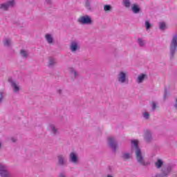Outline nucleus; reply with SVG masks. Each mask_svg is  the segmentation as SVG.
Segmentation results:
<instances>
[{"label": "nucleus", "instance_id": "nucleus-1", "mask_svg": "<svg viewBox=\"0 0 177 177\" xmlns=\"http://www.w3.org/2000/svg\"><path fill=\"white\" fill-rule=\"evenodd\" d=\"M131 151L135 152L136 158L138 164L142 165L143 167L147 165V164H146V162L145 161V157L142 153V149L139 148V144L138 142V140H131Z\"/></svg>", "mask_w": 177, "mask_h": 177}, {"label": "nucleus", "instance_id": "nucleus-2", "mask_svg": "<svg viewBox=\"0 0 177 177\" xmlns=\"http://www.w3.org/2000/svg\"><path fill=\"white\" fill-rule=\"evenodd\" d=\"M170 59L175 57V53L177 50V34L174 35L169 46Z\"/></svg>", "mask_w": 177, "mask_h": 177}, {"label": "nucleus", "instance_id": "nucleus-3", "mask_svg": "<svg viewBox=\"0 0 177 177\" xmlns=\"http://www.w3.org/2000/svg\"><path fill=\"white\" fill-rule=\"evenodd\" d=\"M0 176L13 177V174L8 170V166L3 163H0Z\"/></svg>", "mask_w": 177, "mask_h": 177}, {"label": "nucleus", "instance_id": "nucleus-4", "mask_svg": "<svg viewBox=\"0 0 177 177\" xmlns=\"http://www.w3.org/2000/svg\"><path fill=\"white\" fill-rule=\"evenodd\" d=\"M69 49L72 53H77L81 50V46L77 41H72L69 44Z\"/></svg>", "mask_w": 177, "mask_h": 177}, {"label": "nucleus", "instance_id": "nucleus-5", "mask_svg": "<svg viewBox=\"0 0 177 177\" xmlns=\"http://www.w3.org/2000/svg\"><path fill=\"white\" fill-rule=\"evenodd\" d=\"M77 21L78 23H80V24L87 25V26H89L92 24V23H93V21H92V18L89 15H84V16L80 17L77 19Z\"/></svg>", "mask_w": 177, "mask_h": 177}, {"label": "nucleus", "instance_id": "nucleus-6", "mask_svg": "<svg viewBox=\"0 0 177 177\" xmlns=\"http://www.w3.org/2000/svg\"><path fill=\"white\" fill-rule=\"evenodd\" d=\"M118 81L119 84H128L129 80L127 73L120 71L118 75Z\"/></svg>", "mask_w": 177, "mask_h": 177}, {"label": "nucleus", "instance_id": "nucleus-7", "mask_svg": "<svg viewBox=\"0 0 177 177\" xmlns=\"http://www.w3.org/2000/svg\"><path fill=\"white\" fill-rule=\"evenodd\" d=\"M108 145L113 151H117V140L113 136L108 138Z\"/></svg>", "mask_w": 177, "mask_h": 177}, {"label": "nucleus", "instance_id": "nucleus-8", "mask_svg": "<svg viewBox=\"0 0 177 177\" xmlns=\"http://www.w3.org/2000/svg\"><path fill=\"white\" fill-rule=\"evenodd\" d=\"M171 171H172V165H169L162 168L160 175L162 177H167L171 174Z\"/></svg>", "mask_w": 177, "mask_h": 177}, {"label": "nucleus", "instance_id": "nucleus-9", "mask_svg": "<svg viewBox=\"0 0 177 177\" xmlns=\"http://www.w3.org/2000/svg\"><path fill=\"white\" fill-rule=\"evenodd\" d=\"M15 6V0H10L6 3L0 4V9L2 10H8L9 8H13Z\"/></svg>", "mask_w": 177, "mask_h": 177}, {"label": "nucleus", "instance_id": "nucleus-10", "mask_svg": "<svg viewBox=\"0 0 177 177\" xmlns=\"http://www.w3.org/2000/svg\"><path fill=\"white\" fill-rule=\"evenodd\" d=\"M78 154L75 152H71L69 154V162L72 164H78Z\"/></svg>", "mask_w": 177, "mask_h": 177}, {"label": "nucleus", "instance_id": "nucleus-11", "mask_svg": "<svg viewBox=\"0 0 177 177\" xmlns=\"http://www.w3.org/2000/svg\"><path fill=\"white\" fill-rule=\"evenodd\" d=\"M144 139L147 143L153 140V137L151 136V132L149 130H147L145 133Z\"/></svg>", "mask_w": 177, "mask_h": 177}, {"label": "nucleus", "instance_id": "nucleus-12", "mask_svg": "<svg viewBox=\"0 0 177 177\" xmlns=\"http://www.w3.org/2000/svg\"><path fill=\"white\" fill-rule=\"evenodd\" d=\"M45 39L49 45H52L53 42H55V39L53 38V35L49 33L46 34Z\"/></svg>", "mask_w": 177, "mask_h": 177}, {"label": "nucleus", "instance_id": "nucleus-13", "mask_svg": "<svg viewBox=\"0 0 177 177\" xmlns=\"http://www.w3.org/2000/svg\"><path fill=\"white\" fill-rule=\"evenodd\" d=\"M146 78H147V75L141 73L138 76L136 81L137 84H142Z\"/></svg>", "mask_w": 177, "mask_h": 177}, {"label": "nucleus", "instance_id": "nucleus-14", "mask_svg": "<svg viewBox=\"0 0 177 177\" xmlns=\"http://www.w3.org/2000/svg\"><path fill=\"white\" fill-rule=\"evenodd\" d=\"M48 128L53 135H59L60 133L59 129L53 124H49Z\"/></svg>", "mask_w": 177, "mask_h": 177}, {"label": "nucleus", "instance_id": "nucleus-15", "mask_svg": "<svg viewBox=\"0 0 177 177\" xmlns=\"http://www.w3.org/2000/svg\"><path fill=\"white\" fill-rule=\"evenodd\" d=\"M58 158V164L59 165H66L67 161L66 160V156L63 155H59L57 156Z\"/></svg>", "mask_w": 177, "mask_h": 177}, {"label": "nucleus", "instance_id": "nucleus-16", "mask_svg": "<svg viewBox=\"0 0 177 177\" xmlns=\"http://www.w3.org/2000/svg\"><path fill=\"white\" fill-rule=\"evenodd\" d=\"M11 86H12V89L15 93H19V91H20V87L16 84V82L11 81L10 82Z\"/></svg>", "mask_w": 177, "mask_h": 177}, {"label": "nucleus", "instance_id": "nucleus-17", "mask_svg": "<svg viewBox=\"0 0 177 177\" xmlns=\"http://www.w3.org/2000/svg\"><path fill=\"white\" fill-rule=\"evenodd\" d=\"M131 10L133 13L138 15L140 12V7L138 4H133L131 7Z\"/></svg>", "mask_w": 177, "mask_h": 177}, {"label": "nucleus", "instance_id": "nucleus-18", "mask_svg": "<svg viewBox=\"0 0 177 177\" xmlns=\"http://www.w3.org/2000/svg\"><path fill=\"white\" fill-rule=\"evenodd\" d=\"M56 64V59L53 57L48 58V67H53Z\"/></svg>", "mask_w": 177, "mask_h": 177}, {"label": "nucleus", "instance_id": "nucleus-19", "mask_svg": "<svg viewBox=\"0 0 177 177\" xmlns=\"http://www.w3.org/2000/svg\"><path fill=\"white\" fill-rule=\"evenodd\" d=\"M164 165V161L161 159H158L156 162H155V167L158 169H160Z\"/></svg>", "mask_w": 177, "mask_h": 177}, {"label": "nucleus", "instance_id": "nucleus-20", "mask_svg": "<svg viewBox=\"0 0 177 177\" xmlns=\"http://www.w3.org/2000/svg\"><path fill=\"white\" fill-rule=\"evenodd\" d=\"M137 44H138L139 46L143 48L146 45V40L142 38H138L137 40Z\"/></svg>", "mask_w": 177, "mask_h": 177}, {"label": "nucleus", "instance_id": "nucleus-21", "mask_svg": "<svg viewBox=\"0 0 177 177\" xmlns=\"http://www.w3.org/2000/svg\"><path fill=\"white\" fill-rule=\"evenodd\" d=\"M20 55L24 59H27L28 57V52L26 50H21Z\"/></svg>", "mask_w": 177, "mask_h": 177}, {"label": "nucleus", "instance_id": "nucleus-22", "mask_svg": "<svg viewBox=\"0 0 177 177\" xmlns=\"http://www.w3.org/2000/svg\"><path fill=\"white\" fill-rule=\"evenodd\" d=\"M104 12H111L113 10V7L110 4H106L104 6Z\"/></svg>", "mask_w": 177, "mask_h": 177}, {"label": "nucleus", "instance_id": "nucleus-23", "mask_svg": "<svg viewBox=\"0 0 177 177\" xmlns=\"http://www.w3.org/2000/svg\"><path fill=\"white\" fill-rule=\"evenodd\" d=\"M122 5L124 8H131V0H123Z\"/></svg>", "mask_w": 177, "mask_h": 177}, {"label": "nucleus", "instance_id": "nucleus-24", "mask_svg": "<svg viewBox=\"0 0 177 177\" xmlns=\"http://www.w3.org/2000/svg\"><path fill=\"white\" fill-rule=\"evenodd\" d=\"M10 44H12L10 39H9V38L4 39V40H3L4 46L9 47V46H10Z\"/></svg>", "mask_w": 177, "mask_h": 177}, {"label": "nucleus", "instance_id": "nucleus-25", "mask_svg": "<svg viewBox=\"0 0 177 177\" xmlns=\"http://www.w3.org/2000/svg\"><path fill=\"white\" fill-rule=\"evenodd\" d=\"M69 71H70L71 75H73V77H74L75 78H77V77H78V73H77V71H75L74 68H69Z\"/></svg>", "mask_w": 177, "mask_h": 177}, {"label": "nucleus", "instance_id": "nucleus-26", "mask_svg": "<svg viewBox=\"0 0 177 177\" xmlns=\"http://www.w3.org/2000/svg\"><path fill=\"white\" fill-rule=\"evenodd\" d=\"M132 157V155H131V153H123L122 158L124 160H129V158H131Z\"/></svg>", "mask_w": 177, "mask_h": 177}, {"label": "nucleus", "instance_id": "nucleus-27", "mask_svg": "<svg viewBox=\"0 0 177 177\" xmlns=\"http://www.w3.org/2000/svg\"><path fill=\"white\" fill-rule=\"evenodd\" d=\"M159 28L160 30H162V31H164V30L167 28V25L165 24V22H160L159 23Z\"/></svg>", "mask_w": 177, "mask_h": 177}, {"label": "nucleus", "instance_id": "nucleus-28", "mask_svg": "<svg viewBox=\"0 0 177 177\" xmlns=\"http://www.w3.org/2000/svg\"><path fill=\"white\" fill-rule=\"evenodd\" d=\"M85 1H86V8H87L88 10H92V6H91V0H85Z\"/></svg>", "mask_w": 177, "mask_h": 177}, {"label": "nucleus", "instance_id": "nucleus-29", "mask_svg": "<svg viewBox=\"0 0 177 177\" xmlns=\"http://www.w3.org/2000/svg\"><path fill=\"white\" fill-rule=\"evenodd\" d=\"M145 27L147 30H150L151 28V24H150V21H145Z\"/></svg>", "mask_w": 177, "mask_h": 177}, {"label": "nucleus", "instance_id": "nucleus-30", "mask_svg": "<svg viewBox=\"0 0 177 177\" xmlns=\"http://www.w3.org/2000/svg\"><path fill=\"white\" fill-rule=\"evenodd\" d=\"M142 117H144V118L145 120H149V117H150V114H149L148 112H143L142 113Z\"/></svg>", "mask_w": 177, "mask_h": 177}, {"label": "nucleus", "instance_id": "nucleus-31", "mask_svg": "<svg viewBox=\"0 0 177 177\" xmlns=\"http://www.w3.org/2000/svg\"><path fill=\"white\" fill-rule=\"evenodd\" d=\"M152 111H155L156 109H157V104L156 102H152Z\"/></svg>", "mask_w": 177, "mask_h": 177}, {"label": "nucleus", "instance_id": "nucleus-32", "mask_svg": "<svg viewBox=\"0 0 177 177\" xmlns=\"http://www.w3.org/2000/svg\"><path fill=\"white\" fill-rule=\"evenodd\" d=\"M46 3H48V5H50V3H52V1L51 0H46Z\"/></svg>", "mask_w": 177, "mask_h": 177}, {"label": "nucleus", "instance_id": "nucleus-33", "mask_svg": "<svg viewBox=\"0 0 177 177\" xmlns=\"http://www.w3.org/2000/svg\"><path fill=\"white\" fill-rule=\"evenodd\" d=\"M57 93H59V95H62V89L57 90Z\"/></svg>", "mask_w": 177, "mask_h": 177}, {"label": "nucleus", "instance_id": "nucleus-34", "mask_svg": "<svg viewBox=\"0 0 177 177\" xmlns=\"http://www.w3.org/2000/svg\"><path fill=\"white\" fill-rule=\"evenodd\" d=\"M59 177H66V175H64V174L62 173L59 174Z\"/></svg>", "mask_w": 177, "mask_h": 177}, {"label": "nucleus", "instance_id": "nucleus-35", "mask_svg": "<svg viewBox=\"0 0 177 177\" xmlns=\"http://www.w3.org/2000/svg\"><path fill=\"white\" fill-rule=\"evenodd\" d=\"M153 177H162V176H161V174H156Z\"/></svg>", "mask_w": 177, "mask_h": 177}, {"label": "nucleus", "instance_id": "nucleus-36", "mask_svg": "<svg viewBox=\"0 0 177 177\" xmlns=\"http://www.w3.org/2000/svg\"><path fill=\"white\" fill-rule=\"evenodd\" d=\"M174 106H175V108L177 109V98L176 100V103H175Z\"/></svg>", "mask_w": 177, "mask_h": 177}, {"label": "nucleus", "instance_id": "nucleus-37", "mask_svg": "<svg viewBox=\"0 0 177 177\" xmlns=\"http://www.w3.org/2000/svg\"><path fill=\"white\" fill-rule=\"evenodd\" d=\"M107 177H113L111 175H108Z\"/></svg>", "mask_w": 177, "mask_h": 177}, {"label": "nucleus", "instance_id": "nucleus-38", "mask_svg": "<svg viewBox=\"0 0 177 177\" xmlns=\"http://www.w3.org/2000/svg\"><path fill=\"white\" fill-rule=\"evenodd\" d=\"M166 95H167V94H165V95H164V99H165V96H166Z\"/></svg>", "mask_w": 177, "mask_h": 177}, {"label": "nucleus", "instance_id": "nucleus-39", "mask_svg": "<svg viewBox=\"0 0 177 177\" xmlns=\"http://www.w3.org/2000/svg\"><path fill=\"white\" fill-rule=\"evenodd\" d=\"M12 142H16V140H15L14 139H12Z\"/></svg>", "mask_w": 177, "mask_h": 177}, {"label": "nucleus", "instance_id": "nucleus-40", "mask_svg": "<svg viewBox=\"0 0 177 177\" xmlns=\"http://www.w3.org/2000/svg\"><path fill=\"white\" fill-rule=\"evenodd\" d=\"M1 142H0V147H1Z\"/></svg>", "mask_w": 177, "mask_h": 177}]
</instances>
